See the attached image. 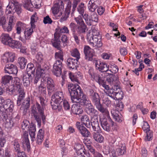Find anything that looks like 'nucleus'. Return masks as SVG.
Wrapping results in <instances>:
<instances>
[{
  "label": "nucleus",
  "mask_w": 157,
  "mask_h": 157,
  "mask_svg": "<svg viewBox=\"0 0 157 157\" xmlns=\"http://www.w3.org/2000/svg\"><path fill=\"white\" fill-rule=\"evenodd\" d=\"M100 122L102 127L104 130L107 132L110 131V127L106 119H100Z\"/></svg>",
  "instance_id": "42"
},
{
  "label": "nucleus",
  "mask_w": 157,
  "mask_h": 157,
  "mask_svg": "<svg viewBox=\"0 0 157 157\" xmlns=\"http://www.w3.org/2000/svg\"><path fill=\"white\" fill-rule=\"evenodd\" d=\"M75 125L79 132L83 136L88 137L90 136V132L86 128L83 126L80 122H77Z\"/></svg>",
  "instance_id": "14"
},
{
  "label": "nucleus",
  "mask_w": 157,
  "mask_h": 157,
  "mask_svg": "<svg viewBox=\"0 0 157 157\" xmlns=\"http://www.w3.org/2000/svg\"><path fill=\"white\" fill-rule=\"evenodd\" d=\"M85 9L86 8L84 6V3H81L79 5L77 8V10L81 15H83Z\"/></svg>",
  "instance_id": "60"
},
{
  "label": "nucleus",
  "mask_w": 157,
  "mask_h": 157,
  "mask_svg": "<svg viewBox=\"0 0 157 157\" xmlns=\"http://www.w3.org/2000/svg\"><path fill=\"white\" fill-rule=\"evenodd\" d=\"M111 112L113 117L115 121L121 123L124 120L123 116L119 111H117L116 109H112Z\"/></svg>",
  "instance_id": "21"
},
{
  "label": "nucleus",
  "mask_w": 157,
  "mask_h": 157,
  "mask_svg": "<svg viewBox=\"0 0 157 157\" xmlns=\"http://www.w3.org/2000/svg\"><path fill=\"white\" fill-rule=\"evenodd\" d=\"M18 3L16 0H9V3L8 5L7 6L6 9V14L10 13L12 10L14 9V6Z\"/></svg>",
  "instance_id": "30"
},
{
  "label": "nucleus",
  "mask_w": 157,
  "mask_h": 157,
  "mask_svg": "<svg viewBox=\"0 0 157 157\" xmlns=\"http://www.w3.org/2000/svg\"><path fill=\"white\" fill-rule=\"evenodd\" d=\"M81 121L82 123L87 128L90 127V122L88 116L85 115L82 116L81 117Z\"/></svg>",
  "instance_id": "39"
},
{
  "label": "nucleus",
  "mask_w": 157,
  "mask_h": 157,
  "mask_svg": "<svg viewBox=\"0 0 157 157\" xmlns=\"http://www.w3.org/2000/svg\"><path fill=\"white\" fill-rule=\"evenodd\" d=\"M38 19V17L37 15V13L35 12L32 15L30 18L31 21L30 24L31 26L32 27H36L35 23L37 22Z\"/></svg>",
  "instance_id": "48"
},
{
  "label": "nucleus",
  "mask_w": 157,
  "mask_h": 157,
  "mask_svg": "<svg viewBox=\"0 0 157 157\" xmlns=\"http://www.w3.org/2000/svg\"><path fill=\"white\" fill-rule=\"evenodd\" d=\"M109 75L107 76L106 80L110 84H113L114 82L117 81V77L115 75L109 73H108Z\"/></svg>",
  "instance_id": "51"
},
{
  "label": "nucleus",
  "mask_w": 157,
  "mask_h": 157,
  "mask_svg": "<svg viewBox=\"0 0 157 157\" xmlns=\"http://www.w3.org/2000/svg\"><path fill=\"white\" fill-rule=\"evenodd\" d=\"M124 107V105L122 102L120 101H118L117 102L115 105V108L113 109H116L117 111H121L123 109Z\"/></svg>",
  "instance_id": "62"
},
{
  "label": "nucleus",
  "mask_w": 157,
  "mask_h": 157,
  "mask_svg": "<svg viewBox=\"0 0 157 157\" xmlns=\"http://www.w3.org/2000/svg\"><path fill=\"white\" fill-rule=\"evenodd\" d=\"M39 98L42 106L38 102H36L35 105L32 106L31 112L32 115L37 123L38 126L40 127L41 125L40 116L44 123H45L46 116L44 114V109L43 107V105L44 104V99L41 97H40Z\"/></svg>",
  "instance_id": "1"
},
{
  "label": "nucleus",
  "mask_w": 157,
  "mask_h": 157,
  "mask_svg": "<svg viewBox=\"0 0 157 157\" xmlns=\"http://www.w3.org/2000/svg\"><path fill=\"white\" fill-rule=\"evenodd\" d=\"M13 148L15 151L17 152V157H25L26 155L23 151H21L20 145L18 141L17 140H14L13 142Z\"/></svg>",
  "instance_id": "20"
},
{
  "label": "nucleus",
  "mask_w": 157,
  "mask_h": 157,
  "mask_svg": "<svg viewBox=\"0 0 157 157\" xmlns=\"http://www.w3.org/2000/svg\"><path fill=\"white\" fill-rule=\"evenodd\" d=\"M29 122L27 120H25L22 122L21 128L23 130H25L22 138V143L23 148L29 152L30 149V145L28 138V133L27 131H29L30 126Z\"/></svg>",
  "instance_id": "4"
},
{
  "label": "nucleus",
  "mask_w": 157,
  "mask_h": 157,
  "mask_svg": "<svg viewBox=\"0 0 157 157\" xmlns=\"http://www.w3.org/2000/svg\"><path fill=\"white\" fill-rule=\"evenodd\" d=\"M94 39H95L94 44L93 46V47L94 49H97L98 48L101 47L102 45V44L101 38H98L97 37L96 38H94Z\"/></svg>",
  "instance_id": "52"
},
{
  "label": "nucleus",
  "mask_w": 157,
  "mask_h": 157,
  "mask_svg": "<svg viewBox=\"0 0 157 157\" xmlns=\"http://www.w3.org/2000/svg\"><path fill=\"white\" fill-rule=\"evenodd\" d=\"M93 138L95 140L99 143H101L104 140L103 137L99 133L94 132Z\"/></svg>",
  "instance_id": "54"
},
{
  "label": "nucleus",
  "mask_w": 157,
  "mask_h": 157,
  "mask_svg": "<svg viewBox=\"0 0 157 157\" xmlns=\"http://www.w3.org/2000/svg\"><path fill=\"white\" fill-rule=\"evenodd\" d=\"M78 60L70 58L67 60V64L70 69H74L76 67V65Z\"/></svg>",
  "instance_id": "32"
},
{
  "label": "nucleus",
  "mask_w": 157,
  "mask_h": 157,
  "mask_svg": "<svg viewBox=\"0 0 157 157\" xmlns=\"http://www.w3.org/2000/svg\"><path fill=\"white\" fill-rule=\"evenodd\" d=\"M2 108L4 109V112L7 113V112L9 111L12 113L14 108L13 102L10 99H7L5 100L4 102V104L3 105Z\"/></svg>",
  "instance_id": "15"
},
{
  "label": "nucleus",
  "mask_w": 157,
  "mask_h": 157,
  "mask_svg": "<svg viewBox=\"0 0 157 157\" xmlns=\"http://www.w3.org/2000/svg\"><path fill=\"white\" fill-rule=\"evenodd\" d=\"M29 131V134L31 139V141L33 142L35 140V132L36 131V128L33 125H32L30 126V129Z\"/></svg>",
  "instance_id": "45"
},
{
  "label": "nucleus",
  "mask_w": 157,
  "mask_h": 157,
  "mask_svg": "<svg viewBox=\"0 0 157 157\" xmlns=\"http://www.w3.org/2000/svg\"><path fill=\"white\" fill-rule=\"evenodd\" d=\"M2 108L4 109V112L7 113V112L9 111L12 113L14 108L13 102L10 99H7L5 100L4 102V104L3 105Z\"/></svg>",
  "instance_id": "16"
},
{
  "label": "nucleus",
  "mask_w": 157,
  "mask_h": 157,
  "mask_svg": "<svg viewBox=\"0 0 157 157\" xmlns=\"http://www.w3.org/2000/svg\"><path fill=\"white\" fill-rule=\"evenodd\" d=\"M44 131L42 129H40L38 132L36 139V143L40 144L42 142L44 137Z\"/></svg>",
  "instance_id": "36"
},
{
  "label": "nucleus",
  "mask_w": 157,
  "mask_h": 157,
  "mask_svg": "<svg viewBox=\"0 0 157 157\" xmlns=\"http://www.w3.org/2000/svg\"><path fill=\"white\" fill-rule=\"evenodd\" d=\"M74 19L77 24V25H76L77 32L79 35H82L81 38L83 40L84 37L82 34L86 33L87 29V26L81 16H79L77 17H75Z\"/></svg>",
  "instance_id": "7"
},
{
  "label": "nucleus",
  "mask_w": 157,
  "mask_h": 157,
  "mask_svg": "<svg viewBox=\"0 0 157 157\" xmlns=\"http://www.w3.org/2000/svg\"><path fill=\"white\" fill-rule=\"evenodd\" d=\"M94 39H95L94 44L93 46V47L94 49H97L98 48L101 47L102 45V44L101 38H98L97 37L96 38H94Z\"/></svg>",
  "instance_id": "53"
},
{
  "label": "nucleus",
  "mask_w": 157,
  "mask_h": 157,
  "mask_svg": "<svg viewBox=\"0 0 157 157\" xmlns=\"http://www.w3.org/2000/svg\"><path fill=\"white\" fill-rule=\"evenodd\" d=\"M22 46L21 43L19 41L11 40L9 46L13 48H20Z\"/></svg>",
  "instance_id": "43"
},
{
  "label": "nucleus",
  "mask_w": 157,
  "mask_h": 157,
  "mask_svg": "<svg viewBox=\"0 0 157 157\" xmlns=\"http://www.w3.org/2000/svg\"><path fill=\"white\" fill-rule=\"evenodd\" d=\"M69 77L71 81L73 82H76L79 83L78 77L77 76L76 74L75 75L72 73L70 72L69 73Z\"/></svg>",
  "instance_id": "63"
},
{
  "label": "nucleus",
  "mask_w": 157,
  "mask_h": 157,
  "mask_svg": "<svg viewBox=\"0 0 157 157\" xmlns=\"http://www.w3.org/2000/svg\"><path fill=\"white\" fill-rule=\"evenodd\" d=\"M35 28L30 27H26L24 30V32L25 38L26 40H30L32 34L33 33V30Z\"/></svg>",
  "instance_id": "27"
},
{
  "label": "nucleus",
  "mask_w": 157,
  "mask_h": 157,
  "mask_svg": "<svg viewBox=\"0 0 157 157\" xmlns=\"http://www.w3.org/2000/svg\"><path fill=\"white\" fill-rule=\"evenodd\" d=\"M13 79L12 76L9 75H6L2 77V78L1 83L2 86L9 83L11 80Z\"/></svg>",
  "instance_id": "49"
},
{
  "label": "nucleus",
  "mask_w": 157,
  "mask_h": 157,
  "mask_svg": "<svg viewBox=\"0 0 157 157\" xmlns=\"http://www.w3.org/2000/svg\"><path fill=\"white\" fill-rule=\"evenodd\" d=\"M6 112H4L3 109L1 108L0 109V122H3L6 120L7 117Z\"/></svg>",
  "instance_id": "61"
},
{
  "label": "nucleus",
  "mask_w": 157,
  "mask_h": 157,
  "mask_svg": "<svg viewBox=\"0 0 157 157\" xmlns=\"http://www.w3.org/2000/svg\"><path fill=\"white\" fill-rule=\"evenodd\" d=\"M58 50L59 51L55 54V59L56 60H59L60 61H63V52L61 49Z\"/></svg>",
  "instance_id": "59"
},
{
  "label": "nucleus",
  "mask_w": 157,
  "mask_h": 157,
  "mask_svg": "<svg viewBox=\"0 0 157 157\" xmlns=\"http://www.w3.org/2000/svg\"><path fill=\"white\" fill-rule=\"evenodd\" d=\"M71 55L74 57H76V59L78 60L80 58V54L78 50L76 48H74L71 51Z\"/></svg>",
  "instance_id": "56"
},
{
  "label": "nucleus",
  "mask_w": 157,
  "mask_h": 157,
  "mask_svg": "<svg viewBox=\"0 0 157 157\" xmlns=\"http://www.w3.org/2000/svg\"><path fill=\"white\" fill-rule=\"evenodd\" d=\"M13 87V90H10V91L12 92L15 91V90L18 91H20V90H24L20 82V80L18 77H16L14 78Z\"/></svg>",
  "instance_id": "19"
},
{
  "label": "nucleus",
  "mask_w": 157,
  "mask_h": 157,
  "mask_svg": "<svg viewBox=\"0 0 157 157\" xmlns=\"http://www.w3.org/2000/svg\"><path fill=\"white\" fill-rule=\"evenodd\" d=\"M6 14L8 15L7 17V18L9 19L8 23L14 26L16 23L15 17L13 16L11 12L9 14Z\"/></svg>",
  "instance_id": "57"
},
{
  "label": "nucleus",
  "mask_w": 157,
  "mask_h": 157,
  "mask_svg": "<svg viewBox=\"0 0 157 157\" xmlns=\"http://www.w3.org/2000/svg\"><path fill=\"white\" fill-rule=\"evenodd\" d=\"M116 151L119 155L125 154L126 152V148L124 144L118 143L116 147Z\"/></svg>",
  "instance_id": "22"
},
{
  "label": "nucleus",
  "mask_w": 157,
  "mask_h": 157,
  "mask_svg": "<svg viewBox=\"0 0 157 157\" xmlns=\"http://www.w3.org/2000/svg\"><path fill=\"white\" fill-rule=\"evenodd\" d=\"M47 88L48 93L53 92L55 90V84L53 80L50 78H48L47 79Z\"/></svg>",
  "instance_id": "31"
},
{
  "label": "nucleus",
  "mask_w": 157,
  "mask_h": 157,
  "mask_svg": "<svg viewBox=\"0 0 157 157\" xmlns=\"http://www.w3.org/2000/svg\"><path fill=\"white\" fill-rule=\"evenodd\" d=\"M74 149L78 155H82L84 153L87 156L90 157V154L86 151L83 146L81 144H75L74 146Z\"/></svg>",
  "instance_id": "18"
},
{
  "label": "nucleus",
  "mask_w": 157,
  "mask_h": 157,
  "mask_svg": "<svg viewBox=\"0 0 157 157\" xmlns=\"http://www.w3.org/2000/svg\"><path fill=\"white\" fill-rule=\"evenodd\" d=\"M63 94L62 91H57L52 96L51 104L53 109L61 107L60 104L64 100Z\"/></svg>",
  "instance_id": "5"
},
{
  "label": "nucleus",
  "mask_w": 157,
  "mask_h": 157,
  "mask_svg": "<svg viewBox=\"0 0 157 157\" xmlns=\"http://www.w3.org/2000/svg\"><path fill=\"white\" fill-rule=\"evenodd\" d=\"M1 41L5 45L9 46L10 42H11L12 38L7 33L2 34L0 37Z\"/></svg>",
  "instance_id": "26"
},
{
  "label": "nucleus",
  "mask_w": 157,
  "mask_h": 157,
  "mask_svg": "<svg viewBox=\"0 0 157 157\" xmlns=\"http://www.w3.org/2000/svg\"><path fill=\"white\" fill-rule=\"evenodd\" d=\"M84 53L85 55V59L88 61H91L94 56V50L88 45L84 47Z\"/></svg>",
  "instance_id": "12"
},
{
  "label": "nucleus",
  "mask_w": 157,
  "mask_h": 157,
  "mask_svg": "<svg viewBox=\"0 0 157 157\" xmlns=\"http://www.w3.org/2000/svg\"><path fill=\"white\" fill-rule=\"evenodd\" d=\"M38 93L41 96H45L47 90L45 83L42 82L37 89Z\"/></svg>",
  "instance_id": "29"
},
{
  "label": "nucleus",
  "mask_w": 157,
  "mask_h": 157,
  "mask_svg": "<svg viewBox=\"0 0 157 157\" xmlns=\"http://www.w3.org/2000/svg\"><path fill=\"white\" fill-rule=\"evenodd\" d=\"M55 33H57V34L59 35H60L61 33L69 34V30L67 27L64 26L62 27H59L58 28L56 29V32Z\"/></svg>",
  "instance_id": "41"
},
{
  "label": "nucleus",
  "mask_w": 157,
  "mask_h": 157,
  "mask_svg": "<svg viewBox=\"0 0 157 157\" xmlns=\"http://www.w3.org/2000/svg\"><path fill=\"white\" fill-rule=\"evenodd\" d=\"M80 101L78 103L85 107V111L88 114L92 116H98V111L94 108L90 101L87 99V97H84L83 99Z\"/></svg>",
  "instance_id": "6"
},
{
  "label": "nucleus",
  "mask_w": 157,
  "mask_h": 157,
  "mask_svg": "<svg viewBox=\"0 0 157 157\" xmlns=\"http://www.w3.org/2000/svg\"><path fill=\"white\" fill-rule=\"evenodd\" d=\"M120 88V86L118 85H115L113 88L110 89L108 92H106V94L111 98L113 99L116 92V90Z\"/></svg>",
  "instance_id": "33"
},
{
  "label": "nucleus",
  "mask_w": 157,
  "mask_h": 157,
  "mask_svg": "<svg viewBox=\"0 0 157 157\" xmlns=\"http://www.w3.org/2000/svg\"><path fill=\"white\" fill-rule=\"evenodd\" d=\"M71 109L72 113L74 114H79L83 112V110L80 106L76 104H73Z\"/></svg>",
  "instance_id": "35"
},
{
  "label": "nucleus",
  "mask_w": 157,
  "mask_h": 157,
  "mask_svg": "<svg viewBox=\"0 0 157 157\" xmlns=\"http://www.w3.org/2000/svg\"><path fill=\"white\" fill-rule=\"evenodd\" d=\"M35 68L33 63H28L27 65V72L24 74H27L29 75L34 76Z\"/></svg>",
  "instance_id": "38"
},
{
  "label": "nucleus",
  "mask_w": 157,
  "mask_h": 157,
  "mask_svg": "<svg viewBox=\"0 0 157 157\" xmlns=\"http://www.w3.org/2000/svg\"><path fill=\"white\" fill-rule=\"evenodd\" d=\"M18 62L21 68L23 69L25 67L26 65V60L24 57H19L18 59Z\"/></svg>",
  "instance_id": "55"
},
{
  "label": "nucleus",
  "mask_w": 157,
  "mask_h": 157,
  "mask_svg": "<svg viewBox=\"0 0 157 157\" xmlns=\"http://www.w3.org/2000/svg\"><path fill=\"white\" fill-rule=\"evenodd\" d=\"M64 4L61 0H59L54 5L52 8V12L54 15L61 16L63 11Z\"/></svg>",
  "instance_id": "8"
},
{
  "label": "nucleus",
  "mask_w": 157,
  "mask_h": 157,
  "mask_svg": "<svg viewBox=\"0 0 157 157\" xmlns=\"http://www.w3.org/2000/svg\"><path fill=\"white\" fill-rule=\"evenodd\" d=\"M5 73L16 75L18 70L17 67L13 64H8L6 65L4 68Z\"/></svg>",
  "instance_id": "17"
},
{
  "label": "nucleus",
  "mask_w": 157,
  "mask_h": 157,
  "mask_svg": "<svg viewBox=\"0 0 157 157\" xmlns=\"http://www.w3.org/2000/svg\"><path fill=\"white\" fill-rule=\"evenodd\" d=\"M90 93L91 100L96 105L97 108L100 112L105 114L109 121L112 122V125H113L114 123L112 121L109 116V113L108 109L106 108H104L100 104V98L99 94L95 92L92 90H90Z\"/></svg>",
  "instance_id": "3"
},
{
  "label": "nucleus",
  "mask_w": 157,
  "mask_h": 157,
  "mask_svg": "<svg viewBox=\"0 0 157 157\" xmlns=\"http://www.w3.org/2000/svg\"><path fill=\"white\" fill-rule=\"evenodd\" d=\"M8 114H7V117L6 118V121H4L3 122H1V123L4 125L6 128H11L15 124L12 119L11 118L10 119H8Z\"/></svg>",
  "instance_id": "37"
},
{
  "label": "nucleus",
  "mask_w": 157,
  "mask_h": 157,
  "mask_svg": "<svg viewBox=\"0 0 157 157\" xmlns=\"http://www.w3.org/2000/svg\"><path fill=\"white\" fill-rule=\"evenodd\" d=\"M54 38L52 39L51 40L52 45L58 49H61L60 48V35L57 34V33H54Z\"/></svg>",
  "instance_id": "23"
},
{
  "label": "nucleus",
  "mask_w": 157,
  "mask_h": 157,
  "mask_svg": "<svg viewBox=\"0 0 157 157\" xmlns=\"http://www.w3.org/2000/svg\"><path fill=\"white\" fill-rule=\"evenodd\" d=\"M94 62L95 63L96 69L102 72H106L109 70L108 65L107 64L97 60H94Z\"/></svg>",
  "instance_id": "11"
},
{
  "label": "nucleus",
  "mask_w": 157,
  "mask_h": 157,
  "mask_svg": "<svg viewBox=\"0 0 157 157\" xmlns=\"http://www.w3.org/2000/svg\"><path fill=\"white\" fill-rule=\"evenodd\" d=\"M33 76L29 75L27 74H24L23 78V82L25 86L28 87L29 85L30 79H31Z\"/></svg>",
  "instance_id": "40"
},
{
  "label": "nucleus",
  "mask_w": 157,
  "mask_h": 157,
  "mask_svg": "<svg viewBox=\"0 0 157 157\" xmlns=\"http://www.w3.org/2000/svg\"><path fill=\"white\" fill-rule=\"evenodd\" d=\"M41 1V0H24L23 3L24 8L30 11L33 7L38 8Z\"/></svg>",
  "instance_id": "9"
},
{
  "label": "nucleus",
  "mask_w": 157,
  "mask_h": 157,
  "mask_svg": "<svg viewBox=\"0 0 157 157\" xmlns=\"http://www.w3.org/2000/svg\"><path fill=\"white\" fill-rule=\"evenodd\" d=\"M69 27L70 28L71 31L72 32V35L75 41L77 44H78L79 43V40L77 36V34L76 33V32H77L76 24L73 22H71L70 24Z\"/></svg>",
  "instance_id": "24"
},
{
  "label": "nucleus",
  "mask_w": 157,
  "mask_h": 157,
  "mask_svg": "<svg viewBox=\"0 0 157 157\" xmlns=\"http://www.w3.org/2000/svg\"><path fill=\"white\" fill-rule=\"evenodd\" d=\"M91 125L93 130L96 132V133L101 132L100 128L97 118L94 119L92 118L91 121Z\"/></svg>",
  "instance_id": "28"
},
{
  "label": "nucleus",
  "mask_w": 157,
  "mask_h": 157,
  "mask_svg": "<svg viewBox=\"0 0 157 157\" xmlns=\"http://www.w3.org/2000/svg\"><path fill=\"white\" fill-rule=\"evenodd\" d=\"M99 33L98 32L95 35L93 33L92 34H89L87 35V41L91 46H93L94 44V38H96L97 37H100L99 36Z\"/></svg>",
  "instance_id": "34"
},
{
  "label": "nucleus",
  "mask_w": 157,
  "mask_h": 157,
  "mask_svg": "<svg viewBox=\"0 0 157 157\" xmlns=\"http://www.w3.org/2000/svg\"><path fill=\"white\" fill-rule=\"evenodd\" d=\"M36 59L37 62L41 63L43 61V55L40 52L37 53L36 56Z\"/></svg>",
  "instance_id": "64"
},
{
  "label": "nucleus",
  "mask_w": 157,
  "mask_h": 157,
  "mask_svg": "<svg viewBox=\"0 0 157 157\" xmlns=\"http://www.w3.org/2000/svg\"><path fill=\"white\" fill-rule=\"evenodd\" d=\"M3 14L4 12L2 10V7H0V25L2 26V28L6 25V20Z\"/></svg>",
  "instance_id": "44"
},
{
  "label": "nucleus",
  "mask_w": 157,
  "mask_h": 157,
  "mask_svg": "<svg viewBox=\"0 0 157 157\" xmlns=\"http://www.w3.org/2000/svg\"><path fill=\"white\" fill-rule=\"evenodd\" d=\"M68 90L71 96V100L73 103H78L83 98L86 97L84 94L80 86L77 84H69L68 86Z\"/></svg>",
  "instance_id": "2"
},
{
  "label": "nucleus",
  "mask_w": 157,
  "mask_h": 157,
  "mask_svg": "<svg viewBox=\"0 0 157 157\" xmlns=\"http://www.w3.org/2000/svg\"><path fill=\"white\" fill-rule=\"evenodd\" d=\"M108 68L109 70H108L107 71H109L112 73H117L118 71V67L114 64L111 65L110 67L108 66Z\"/></svg>",
  "instance_id": "58"
},
{
  "label": "nucleus",
  "mask_w": 157,
  "mask_h": 157,
  "mask_svg": "<svg viewBox=\"0 0 157 157\" xmlns=\"http://www.w3.org/2000/svg\"><path fill=\"white\" fill-rule=\"evenodd\" d=\"M62 63L59 60H56L54 63L52 72L57 76H60L61 74V67Z\"/></svg>",
  "instance_id": "13"
},
{
  "label": "nucleus",
  "mask_w": 157,
  "mask_h": 157,
  "mask_svg": "<svg viewBox=\"0 0 157 157\" xmlns=\"http://www.w3.org/2000/svg\"><path fill=\"white\" fill-rule=\"evenodd\" d=\"M25 26L26 24L21 21L17 22L16 26V33L17 34H20L21 32V28L25 27Z\"/></svg>",
  "instance_id": "47"
},
{
  "label": "nucleus",
  "mask_w": 157,
  "mask_h": 157,
  "mask_svg": "<svg viewBox=\"0 0 157 157\" xmlns=\"http://www.w3.org/2000/svg\"><path fill=\"white\" fill-rule=\"evenodd\" d=\"M18 91L19 95L17 100V105L18 106H19L21 105L22 101L25 98V94L24 90H20V91Z\"/></svg>",
  "instance_id": "46"
},
{
  "label": "nucleus",
  "mask_w": 157,
  "mask_h": 157,
  "mask_svg": "<svg viewBox=\"0 0 157 157\" xmlns=\"http://www.w3.org/2000/svg\"><path fill=\"white\" fill-rule=\"evenodd\" d=\"M44 70L41 69V66L40 65H39L38 67L36 70V76L35 77V79L34 80V83H37L38 82V81L39 80V78L40 77L44 76Z\"/></svg>",
  "instance_id": "25"
},
{
  "label": "nucleus",
  "mask_w": 157,
  "mask_h": 157,
  "mask_svg": "<svg viewBox=\"0 0 157 157\" xmlns=\"http://www.w3.org/2000/svg\"><path fill=\"white\" fill-rule=\"evenodd\" d=\"M116 91V92L113 99L118 100L122 99L123 98V92L121 90L120 88Z\"/></svg>",
  "instance_id": "50"
},
{
  "label": "nucleus",
  "mask_w": 157,
  "mask_h": 157,
  "mask_svg": "<svg viewBox=\"0 0 157 157\" xmlns=\"http://www.w3.org/2000/svg\"><path fill=\"white\" fill-rule=\"evenodd\" d=\"M15 54L10 52H6L2 56V61L4 63L13 62L15 58Z\"/></svg>",
  "instance_id": "10"
}]
</instances>
